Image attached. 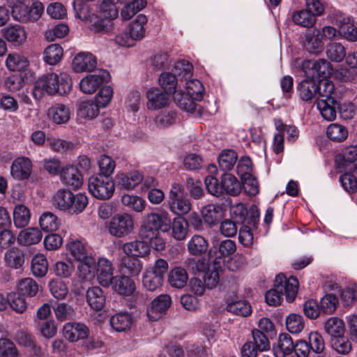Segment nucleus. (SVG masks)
Returning a JSON list of instances; mask_svg holds the SVG:
<instances>
[{"label": "nucleus", "instance_id": "774afa93", "mask_svg": "<svg viewBox=\"0 0 357 357\" xmlns=\"http://www.w3.org/2000/svg\"><path fill=\"white\" fill-rule=\"evenodd\" d=\"M48 286L52 296L59 300L65 298L68 293L66 284L60 279H52Z\"/></svg>", "mask_w": 357, "mask_h": 357}, {"label": "nucleus", "instance_id": "c85d7f7f", "mask_svg": "<svg viewBox=\"0 0 357 357\" xmlns=\"http://www.w3.org/2000/svg\"><path fill=\"white\" fill-rule=\"evenodd\" d=\"M109 322L112 328L116 331L126 332L131 328L133 317L128 312H119L110 317Z\"/></svg>", "mask_w": 357, "mask_h": 357}, {"label": "nucleus", "instance_id": "c756f323", "mask_svg": "<svg viewBox=\"0 0 357 357\" xmlns=\"http://www.w3.org/2000/svg\"><path fill=\"white\" fill-rule=\"evenodd\" d=\"M167 280L171 287L182 289L188 284L189 280L188 274L185 268L181 266H175L169 272Z\"/></svg>", "mask_w": 357, "mask_h": 357}, {"label": "nucleus", "instance_id": "0eeeda50", "mask_svg": "<svg viewBox=\"0 0 357 357\" xmlns=\"http://www.w3.org/2000/svg\"><path fill=\"white\" fill-rule=\"evenodd\" d=\"M113 96V89L110 86L100 88L93 101H82L78 109V115L85 119H93L99 114L100 107H105L110 102Z\"/></svg>", "mask_w": 357, "mask_h": 357}, {"label": "nucleus", "instance_id": "c9c22d12", "mask_svg": "<svg viewBox=\"0 0 357 357\" xmlns=\"http://www.w3.org/2000/svg\"><path fill=\"white\" fill-rule=\"evenodd\" d=\"M222 187L223 186L225 194L236 196L241 192V183L231 174L224 173L221 176Z\"/></svg>", "mask_w": 357, "mask_h": 357}, {"label": "nucleus", "instance_id": "393cba45", "mask_svg": "<svg viewBox=\"0 0 357 357\" xmlns=\"http://www.w3.org/2000/svg\"><path fill=\"white\" fill-rule=\"evenodd\" d=\"M142 180L143 175L137 170L128 173H119L116 177L117 185L125 190L134 189Z\"/></svg>", "mask_w": 357, "mask_h": 357}, {"label": "nucleus", "instance_id": "2eb2a0df", "mask_svg": "<svg viewBox=\"0 0 357 357\" xmlns=\"http://www.w3.org/2000/svg\"><path fill=\"white\" fill-rule=\"evenodd\" d=\"M317 82L313 78L305 76V79L300 82L296 86V90L299 98L306 103L311 104L317 102L319 98L317 96Z\"/></svg>", "mask_w": 357, "mask_h": 357}, {"label": "nucleus", "instance_id": "4d7b16f0", "mask_svg": "<svg viewBox=\"0 0 357 357\" xmlns=\"http://www.w3.org/2000/svg\"><path fill=\"white\" fill-rule=\"evenodd\" d=\"M208 246V242L203 236L194 235L188 241V250L191 255L198 256L205 253Z\"/></svg>", "mask_w": 357, "mask_h": 357}, {"label": "nucleus", "instance_id": "9d476101", "mask_svg": "<svg viewBox=\"0 0 357 357\" xmlns=\"http://www.w3.org/2000/svg\"><path fill=\"white\" fill-rule=\"evenodd\" d=\"M88 189L93 197L105 200L112 197L115 184L111 176L93 175L89 178Z\"/></svg>", "mask_w": 357, "mask_h": 357}, {"label": "nucleus", "instance_id": "338daca9", "mask_svg": "<svg viewBox=\"0 0 357 357\" xmlns=\"http://www.w3.org/2000/svg\"><path fill=\"white\" fill-rule=\"evenodd\" d=\"M258 222L255 225L248 224L247 222L242 223L238 230V240L239 242L245 247H250L253 243V234L252 229L257 227Z\"/></svg>", "mask_w": 357, "mask_h": 357}, {"label": "nucleus", "instance_id": "72a5a7b5", "mask_svg": "<svg viewBox=\"0 0 357 357\" xmlns=\"http://www.w3.org/2000/svg\"><path fill=\"white\" fill-rule=\"evenodd\" d=\"M338 33L349 41L357 40V28L353 17H342L338 20Z\"/></svg>", "mask_w": 357, "mask_h": 357}, {"label": "nucleus", "instance_id": "b1692460", "mask_svg": "<svg viewBox=\"0 0 357 357\" xmlns=\"http://www.w3.org/2000/svg\"><path fill=\"white\" fill-rule=\"evenodd\" d=\"M95 56L89 52H81L77 54L73 61V69L75 72L93 71L96 67Z\"/></svg>", "mask_w": 357, "mask_h": 357}, {"label": "nucleus", "instance_id": "f03ea898", "mask_svg": "<svg viewBox=\"0 0 357 357\" xmlns=\"http://www.w3.org/2000/svg\"><path fill=\"white\" fill-rule=\"evenodd\" d=\"M72 86V79L68 74L47 73L36 80L32 94L37 100L42 99L45 93L50 96L57 93L63 96L70 91Z\"/></svg>", "mask_w": 357, "mask_h": 357}, {"label": "nucleus", "instance_id": "e2e57ef3", "mask_svg": "<svg viewBox=\"0 0 357 357\" xmlns=\"http://www.w3.org/2000/svg\"><path fill=\"white\" fill-rule=\"evenodd\" d=\"M317 87H319V89H317L318 98H321V99H337L338 98L335 91L334 84L328 78L317 82Z\"/></svg>", "mask_w": 357, "mask_h": 357}, {"label": "nucleus", "instance_id": "423d86ee", "mask_svg": "<svg viewBox=\"0 0 357 357\" xmlns=\"http://www.w3.org/2000/svg\"><path fill=\"white\" fill-rule=\"evenodd\" d=\"M192 65L186 60H181L174 65V73L163 72L160 74L158 82L161 89L169 96L177 92L178 79L176 74L185 79L191 75Z\"/></svg>", "mask_w": 357, "mask_h": 357}, {"label": "nucleus", "instance_id": "412c9836", "mask_svg": "<svg viewBox=\"0 0 357 357\" xmlns=\"http://www.w3.org/2000/svg\"><path fill=\"white\" fill-rule=\"evenodd\" d=\"M89 328L80 323H67L63 328V335L69 342H74L86 339L89 335Z\"/></svg>", "mask_w": 357, "mask_h": 357}, {"label": "nucleus", "instance_id": "f257e3e1", "mask_svg": "<svg viewBox=\"0 0 357 357\" xmlns=\"http://www.w3.org/2000/svg\"><path fill=\"white\" fill-rule=\"evenodd\" d=\"M75 17L82 20H88L96 33L109 32L112 26V21L119 15L116 6L109 0H104L99 6L97 13H91L89 5L83 0L73 1Z\"/></svg>", "mask_w": 357, "mask_h": 357}, {"label": "nucleus", "instance_id": "e433bc0d", "mask_svg": "<svg viewBox=\"0 0 357 357\" xmlns=\"http://www.w3.org/2000/svg\"><path fill=\"white\" fill-rule=\"evenodd\" d=\"M226 310L227 312L242 317H248L252 313V307L249 302L237 298L228 300Z\"/></svg>", "mask_w": 357, "mask_h": 357}, {"label": "nucleus", "instance_id": "ddd939ff", "mask_svg": "<svg viewBox=\"0 0 357 357\" xmlns=\"http://www.w3.org/2000/svg\"><path fill=\"white\" fill-rule=\"evenodd\" d=\"M133 225L131 215L127 213L116 215L110 220L109 231L111 235L121 238L129 234Z\"/></svg>", "mask_w": 357, "mask_h": 357}, {"label": "nucleus", "instance_id": "5fc2aeb1", "mask_svg": "<svg viewBox=\"0 0 357 357\" xmlns=\"http://www.w3.org/2000/svg\"><path fill=\"white\" fill-rule=\"evenodd\" d=\"M292 21L295 24L303 27H312L315 23L314 14L311 13L307 8L301 10L293 13L291 16Z\"/></svg>", "mask_w": 357, "mask_h": 357}, {"label": "nucleus", "instance_id": "6e6552de", "mask_svg": "<svg viewBox=\"0 0 357 357\" xmlns=\"http://www.w3.org/2000/svg\"><path fill=\"white\" fill-rule=\"evenodd\" d=\"M168 268L169 265L165 259H158L153 266L146 268L143 273L142 284L144 287L150 291L160 288Z\"/></svg>", "mask_w": 357, "mask_h": 357}, {"label": "nucleus", "instance_id": "5701e85b", "mask_svg": "<svg viewBox=\"0 0 357 357\" xmlns=\"http://www.w3.org/2000/svg\"><path fill=\"white\" fill-rule=\"evenodd\" d=\"M303 47L307 52L313 54H317L322 51L324 43L319 29H314L307 31L303 42Z\"/></svg>", "mask_w": 357, "mask_h": 357}, {"label": "nucleus", "instance_id": "c03bdc74", "mask_svg": "<svg viewBox=\"0 0 357 357\" xmlns=\"http://www.w3.org/2000/svg\"><path fill=\"white\" fill-rule=\"evenodd\" d=\"M25 261L24 251L19 248H13L8 250L5 254V261L6 265L12 268L18 269L22 268Z\"/></svg>", "mask_w": 357, "mask_h": 357}, {"label": "nucleus", "instance_id": "4468645a", "mask_svg": "<svg viewBox=\"0 0 357 357\" xmlns=\"http://www.w3.org/2000/svg\"><path fill=\"white\" fill-rule=\"evenodd\" d=\"M236 250V243L230 239H226L222 241H218L209 250V260L215 261L218 260L221 261V265L225 263L224 259L227 257L231 255Z\"/></svg>", "mask_w": 357, "mask_h": 357}, {"label": "nucleus", "instance_id": "1a4fd4ad", "mask_svg": "<svg viewBox=\"0 0 357 357\" xmlns=\"http://www.w3.org/2000/svg\"><path fill=\"white\" fill-rule=\"evenodd\" d=\"M168 205L170 211L178 216H183L190 211L192 204L182 185L176 183L172 185Z\"/></svg>", "mask_w": 357, "mask_h": 357}, {"label": "nucleus", "instance_id": "0e129e2a", "mask_svg": "<svg viewBox=\"0 0 357 357\" xmlns=\"http://www.w3.org/2000/svg\"><path fill=\"white\" fill-rule=\"evenodd\" d=\"M241 189L250 196H255L259 192V183L256 177L251 173L245 172L241 176Z\"/></svg>", "mask_w": 357, "mask_h": 357}, {"label": "nucleus", "instance_id": "dca6fc26", "mask_svg": "<svg viewBox=\"0 0 357 357\" xmlns=\"http://www.w3.org/2000/svg\"><path fill=\"white\" fill-rule=\"evenodd\" d=\"M146 107L150 110H157L169 105L171 96L158 87L150 88L146 94Z\"/></svg>", "mask_w": 357, "mask_h": 357}, {"label": "nucleus", "instance_id": "f8f14e48", "mask_svg": "<svg viewBox=\"0 0 357 357\" xmlns=\"http://www.w3.org/2000/svg\"><path fill=\"white\" fill-rule=\"evenodd\" d=\"M110 78L111 76L109 71L100 69L93 74L82 78L79 83V88L84 93L91 94L104 83L109 82Z\"/></svg>", "mask_w": 357, "mask_h": 357}, {"label": "nucleus", "instance_id": "473e14b6", "mask_svg": "<svg viewBox=\"0 0 357 357\" xmlns=\"http://www.w3.org/2000/svg\"><path fill=\"white\" fill-rule=\"evenodd\" d=\"M317 106L323 118L327 121H333L337 112V98L319 99Z\"/></svg>", "mask_w": 357, "mask_h": 357}, {"label": "nucleus", "instance_id": "69168bd1", "mask_svg": "<svg viewBox=\"0 0 357 357\" xmlns=\"http://www.w3.org/2000/svg\"><path fill=\"white\" fill-rule=\"evenodd\" d=\"M67 249L77 261L89 257L85 245L78 239H72L67 244Z\"/></svg>", "mask_w": 357, "mask_h": 357}, {"label": "nucleus", "instance_id": "a878e982", "mask_svg": "<svg viewBox=\"0 0 357 357\" xmlns=\"http://www.w3.org/2000/svg\"><path fill=\"white\" fill-rule=\"evenodd\" d=\"M339 181L344 190L349 194L357 192L356 165H353L349 168L347 167L344 172L340 176Z\"/></svg>", "mask_w": 357, "mask_h": 357}, {"label": "nucleus", "instance_id": "de8ad7c7", "mask_svg": "<svg viewBox=\"0 0 357 357\" xmlns=\"http://www.w3.org/2000/svg\"><path fill=\"white\" fill-rule=\"evenodd\" d=\"M295 343L288 333H281L278 338V351H275V357H285L294 351Z\"/></svg>", "mask_w": 357, "mask_h": 357}, {"label": "nucleus", "instance_id": "6e6d98bb", "mask_svg": "<svg viewBox=\"0 0 357 357\" xmlns=\"http://www.w3.org/2000/svg\"><path fill=\"white\" fill-rule=\"evenodd\" d=\"M172 236L177 241L184 240L188 231L187 220L183 216L174 218L172 223Z\"/></svg>", "mask_w": 357, "mask_h": 357}, {"label": "nucleus", "instance_id": "052dcab7", "mask_svg": "<svg viewBox=\"0 0 357 357\" xmlns=\"http://www.w3.org/2000/svg\"><path fill=\"white\" fill-rule=\"evenodd\" d=\"M147 5L146 0H132L126 3L121 10V17L123 20H130L138 12L142 10Z\"/></svg>", "mask_w": 357, "mask_h": 357}, {"label": "nucleus", "instance_id": "8fccbe9b", "mask_svg": "<svg viewBox=\"0 0 357 357\" xmlns=\"http://www.w3.org/2000/svg\"><path fill=\"white\" fill-rule=\"evenodd\" d=\"M326 332L331 337H337L344 335L345 326L344 321L335 317L329 318L324 324Z\"/></svg>", "mask_w": 357, "mask_h": 357}, {"label": "nucleus", "instance_id": "7c9ffc66", "mask_svg": "<svg viewBox=\"0 0 357 357\" xmlns=\"http://www.w3.org/2000/svg\"><path fill=\"white\" fill-rule=\"evenodd\" d=\"M201 213L207 225L211 226L216 225L222 220L224 215V208L220 205L208 204L203 207Z\"/></svg>", "mask_w": 357, "mask_h": 357}, {"label": "nucleus", "instance_id": "cd10ccee", "mask_svg": "<svg viewBox=\"0 0 357 357\" xmlns=\"http://www.w3.org/2000/svg\"><path fill=\"white\" fill-rule=\"evenodd\" d=\"M123 250L126 255L136 258L145 257L150 253L148 243L138 240L126 243L123 245Z\"/></svg>", "mask_w": 357, "mask_h": 357}, {"label": "nucleus", "instance_id": "864d4df0", "mask_svg": "<svg viewBox=\"0 0 357 357\" xmlns=\"http://www.w3.org/2000/svg\"><path fill=\"white\" fill-rule=\"evenodd\" d=\"M172 303V298L168 294H160L154 298L151 306L147 310V314L150 317L151 313L154 312H165L170 307Z\"/></svg>", "mask_w": 357, "mask_h": 357}, {"label": "nucleus", "instance_id": "a211bd4d", "mask_svg": "<svg viewBox=\"0 0 357 357\" xmlns=\"http://www.w3.org/2000/svg\"><path fill=\"white\" fill-rule=\"evenodd\" d=\"M112 263L105 258L98 259L96 268V275L99 284L104 287H109L114 278Z\"/></svg>", "mask_w": 357, "mask_h": 357}, {"label": "nucleus", "instance_id": "7ed1b4c3", "mask_svg": "<svg viewBox=\"0 0 357 357\" xmlns=\"http://www.w3.org/2000/svg\"><path fill=\"white\" fill-rule=\"evenodd\" d=\"M259 211L255 205L248 209L245 204H238L231 208L230 218L221 222L220 232L227 237L234 236L238 226L245 222L255 225L259 221Z\"/></svg>", "mask_w": 357, "mask_h": 357}, {"label": "nucleus", "instance_id": "a19ab883", "mask_svg": "<svg viewBox=\"0 0 357 357\" xmlns=\"http://www.w3.org/2000/svg\"><path fill=\"white\" fill-rule=\"evenodd\" d=\"M42 237V233L38 228L29 227L20 232L17 241L21 245H30L39 243Z\"/></svg>", "mask_w": 357, "mask_h": 357}, {"label": "nucleus", "instance_id": "58836bf2", "mask_svg": "<svg viewBox=\"0 0 357 357\" xmlns=\"http://www.w3.org/2000/svg\"><path fill=\"white\" fill-rule=\"evenodd\" d=\"M142 269V262L136 257L126 256L122 258L121 270L123 275L128 274L131 276H136Z\"/></svg>", "mask_w": 357, "mask_h": 357}, {"label": "nucleus", "instance_id": "f704fd0d", "mask_svg": "<svg viewBox=\"0 0 357 357\" xmlns=\"http://www.w3.org/2000/svg\"><path fill=\"white\" fill-rule=\"evenodd\" d=\"M3 36L8 42L14 45H21L26 38L25 29L20 25L7 27L3 30Z\"/></svg>", "mask_w": 357, "mask_h": 357}, {"label": "nucleus", "instance_id": "3c124183", "mask_svg": "<svg viewBox=\"0 0 357 357\" xmlns=\"http://www.w3.org/2000/svg\"><path fill=\"white\" fill-rule=\"evenodd\" d=\"M63 48L59 44H51L44 50V61L51 66L57 64L63 56Z\"/></svg>", "mask_w": 357, "mask_h": 357}, {"label": "nucleus", "instance_id": "4c0bfd02", "mask_svg": "<svg viewBox=\"0 0 357 357\" xmlns=\"http://www.w3.org/2000/svg\"><path fill=\"white\" fill-rule=\"evenodd\" d=\"M174 95V102L180 109L190 113H194L196 111L198 105L196 102L197 100L190 97L187 91H177Z\"/></svg>", "mask_w": 357, "mask_h": 357}, {"label": "nucleus", "instance_id": "f3484780", "mask_svg": "<svg viewBox=\"0 0 357 357\" xmlns=\"http://www.w3.org/2000/svg\"><path fill=\"white\" fill-rule=\"evenodd\" d=\"M32 167V162L29 158L19 157L13 162L10 167V174L17 180H26L31 176Z\"/></svg>", "mask_w": 357, "mask_h": 357}, {"label": "nucleus", "instance_id": "79ce46f5", "mask_svg": "<svg viewBox=\"0 0 357 357\" xmlns=\"http://www.w3.org/2000/svg\"><path fill=\"white\" fill-rule=\"evenodd\" d=\"M146 22V16L143 14H139L129 26L128 33L130 37L135 40L142 39L145 34V29L144 26Z\"/></svg>", "mask_w": 357, "mask_h": 357}, {"label": "nucleus", "instance_id": "39448f33", "mask_svg": "<svg viewBox=\"0 0 357 357\" xmlns=\"http://www.w3.org/2000/svg\"><path fill=\"white\" fill-rule=\"evenodd\" d=\"M86 195H74L70 190L59 189L53 197L54 205L61 211H68L70 213H82L88 204Z\"/></svg>", "mask_w": 357, "mask_h": 357}, {"label": "nucleus", "instance_id": "a18cd8bd", "mask_svg": "<svg viewBox=\"0 0 357 357\" xmlns=\"http://www.w3.org/2000/svg\"><path fill=\"white\" fill-rule=\"evenodd\" d=\"M13 215L15 226L17 228H24L29 223L31 212L26 206L17 204L14 208Z\"/></svg>", "mask_w": 357, "mask_h": 357}, {"label": "nucleus", "instance_id": "bb28decb", "mask_svg": "<svg viewBox=\"0 0 357 357\" xmlns=\"http://www.w3.org/2000/svg\"><path fill=\"white\" fill-rule=\"evenodd\" d=\"M86 302L91 309L98 312L103 309L106 296L103 290L99 287H92L86 291Z\"/></svg>", "mask_w": 357, "mask_h": 357}, {"label": "nucleus", "instance_id": "49530a36", "mask_svg": "<svg viewBox=\"0 0 357 357\" xmlns=\"http://www.w3.org/2000/svg\"><path fill=\"white\" fill-rule=\"evenodd\" d=\"M238 159L237 153L232 149L223 150L218 158V166L223 172L230 171L236 164Z\"/></svg>", "mask_w": 357, "mask_h": 357}, {"label": "nucleus", "instance_id": "2f4dec72", "mask_svg": "<svg viewBox=\"0 0 357 357\" xmlns=\"http://www.w3.org/2000/svg\"><path fill=\"white\" fill-rule=\"evenodd\" d=\"M222 271L221 261L218 260L211 261V266L203 274V280L208 289H212L218 285L220 282V273Z\"/></svg>", "mask_w": 357, "mask_h": 357}, {"label": "nucleus", "instance_id": "bf43d9fd", "mask_svg": "<svg viewBox=\"0 0 357 357\" xmlns=\"http://www.w3.org/2000/svg\"><path fill=\"white\" fill-rule=\"evenodd\" d=\"M48 271V262L45 255L38 254L31 260V271L34 276L42 278Z\"/></svg>", "mask_w": 357, "mask_h": 357}, {"label": "nucleus", "instance_id": "aec40b11", "mask_svg": "<svg viewBox=\"0 0 357 357\" xmlns=\"http://www.w3.org/2000/svg\"><path fill=\"white\" fill-rule=\"evenodd\" d=\"M60 176L65 185L73 189H78L83 184V176L78 168L74 165L63 167Z\"/></svg>", "mask_w": 357, "mask_h": 357}, {"label": "nucleus", "instance_id": "9b49d317", "mask_svg": "<svg viewBox=\"0 0 357 357\" xmlns=\"http://www.w3.org/2000/svg\"><path fill=\"white\" fill-rule=\"evenodd\" d=\"M302 69L305 76L313 78L316 82L328 78L333 70L331 63L324 59L306 60L302 64Z\"/></svg>", "mask_w": 357, "mask_h": 357}, {"label": "nucleus", "instance_id": "37998d69", "mask_svg": "<svg viewBox=\"0 0 357 357\" xmlns=\"http://www.w3.org/2000/svg\"><path fill=\"white\" fill-rule=\"evenodd\" d=\"M17 291L26 298H32L37 295L39 285L36 280L31 278H25L17 283Z\"/></svg>", "mask_w": 357, "mask_h": 357}, {"label": "nucleus", "instance_id": "680f3d73", "mask_svg": "<svg viewBox=\"0 0 357 357\" xmlns=\"http://www.w3.org/2000/svg\"><path fill=\"white\" fill-rule=\"evenodd\" d=\"M326 135L331 141L341 142L347 138L348 130L342 125L331 123L327 128Z\"/></svg>", "mask_w": 357, "mask_h": 357}, {"label": "nucleus", "instance_id": "6ab92c4d", "mask_svg": "<svg viewBox=\"0 0 357 357\" xmlns=\"http://www.w3.org/2000/svg\"><path fill=\"white\" fill-rule=\"evenodd\" d=\"M166 221L167 218L161 214L156 213L148 214L143 221L141 231L143 234H145V232H151L153 234L160 229L166 231L167 229Z\"/></svg>", "mask_w": 357, "mask_h": 357}, {"label": "nucleus", "instance_id": "603ef678", "mask_svg": "<svg viewBox=\"0 0 357 357\" xmlns=\"http://www.w3.org/2000/svg\"><path fill=\"white\" fill-rule=\"evenodd\" d=\"M41 229L46 232H54L61 224L58 217L52 212H44L39 218Z\"/></svg>", "mask_w": 357, "mask_h": 357}, {"label": "nucleus", "instance_id": "09e8293b", "mask_svg": "<svg viewBox=\"0 0 357 357\" xmlns=\"http://www.w3.org/2000/svg\"><path fill=\"white\" fill-rule=\"evenodd\" d=\"M79 261L77 268L80 277L87 279H91L96 275V268L97 262L95 258L89 256L86 259H81Z\"/></svg>", "mask_w": 357, "mask_h": 357}, {"label": "nucleus", "instance_id": "13d9d810", "mask_svg": "<svg viewBox=\"0 0 357 357\" xmlns=\"http://www.w3.org/2000/svg\"><path fill=\"white\" fill-rule=\"evenodd\" d=\"M6 66L11 71H25L29 65L28 59L22 55L9 54L6 59Z\"/></svg>", "mask_w": 357, "mask_h": 357}, {"label": "nucleus", "instance_id": "ea45409f", "mask_svg": "<svg viewBox=\"0 0 357 357\" xmlns=\"http://www.w3.org/2000/svg\"><path fill=\"white\" fill-rule=\"evenodd\" d=\"M48 116L52 117V121L55 123L63 124L69 120L70 112L67 106L63 104L57 103L49 109Z\"/></svg>", "mask_w": 357, "mask_h": 357}, {"label": "nucleus", "instance_id": "4be33fe9", "mask_svg": "<svg viewBox=\"0 0 357 357\" xmlns=\"http://www.w3.org/2000/svg\"><path fill=\"white\" fill-rule=\"evenodd\" d=\"M110 286L114 291L123 296H130L136 290L135 281L125 275L114 276Z\"/></svg>", "mask_w": 357, "mask_h": 357}, {"label": "nucleus", "instance_id": "20e7f679", "mask_svg": "<svg viewBox=\"0 0 357 357\" xmlns=\"http://www.w3.org/2000/svg\"><path fill=\"white\" fill-rule=\"evenodd\" d=\"M298 280L295 276L289 278L283 273L276 275L273 288L265 294V301L268 305L276 306L281 304L283 296L288 303H292L298 294Z\"/></svg>", "mask_w": 357, "mask_h": 357}]
</instances>
